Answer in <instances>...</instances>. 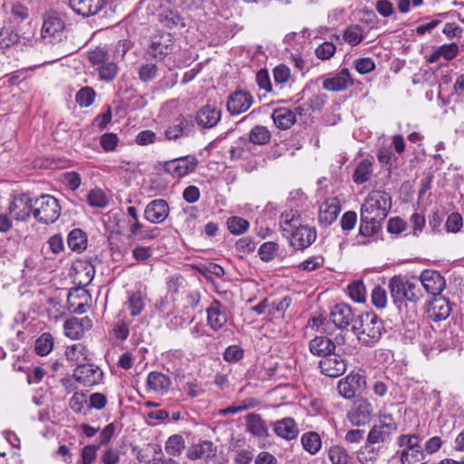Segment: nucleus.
<instances>
[{
    "instance_id": "1",
    "label": "nucleus",
    "mask_w": 464,
    "mask_h": 464,
    "mask_svg": "<svg viewBox=\"0 0 464 464\" xmlns=\"http://www.w3.org/2000/svg\"><path fill=\"white\" fill-rule=\"evenodd\" d=\"M86 58L102 82H111L117 77L119 66L106 45H99L86 53Z\"/></svg>"
},
{
    "instance_id": "2",
    "label": "nucleus",
    "mask_w": 464,
    "mask_h": 464,
    "mask_svg": "<svg viewBox=\"0 0 464 464\" xmlns=\"http://www.w3.org/2000/svg\"><path fill=\"white\" fill-rule=\"evenodd\" d=\"M352 331L359 343L372 347L381 339L384 326L382 321L376 314L365 313L357 315Z\"/></svg>"
},
{
    "instance_id": "3",
    "label": "nucleus",
    "mask_w": 464,
    "mask_h": 464,
    "mask_svg": "<svg viewBox=\"0 0 464 464\" xmlns=\"http://www.w3.org/2000/svg\"><path fill=\"white\" fill-rule=\"evenodd\" d=\"M421 438L418 434H402L397 438L401 464H417L424 459V452L420 445Z\"/></svg>"
},
{
    "instance_id": "4",
    "label": "nucleus",
    "mask_w": 464,
    "mask_h": 464,
    "mask_svg": "<svg viewBox=\"0 0 464 464\" xmlns=\"http://www.w3.org/2000/svg\"><path fill=\"white\" fill-rule=\"evenodd\" d=\"M392 208V198L384 191L371 192L361 206L360 213L384 220Z\"/></svg>"
},
{
    "instance_id": "5",
    "label": "nucleus",
    "mask_w": 464,
    "mask_h": 464,
    "mask_svg": "<svg viewBox=\"0 0 464 464\" xmlns=\"http://www.w3.org/2000/svg\"><path fill=\"white\" fill-rule=\"evenodd\" d=\"M198 164V159L193 155L176 158L166 161H158L154 167L156 170L169 174L173 179H181L195 171Z\"/></svg>"
},
{
    "instance_id": "6",
    "label": "nucleus",
    "mask_w": 464,
    "mask_h": 464,
    "mask_svg": "<svg viewBox=\"0 0 464 464\" xmlns=\"http://www.w3.org/2000/svg\"><path fill=\"white\" fill-rule=\"evenodd\" d=\"M71 8L77 14L89 17L96 14L111 16L116 12V5L108 0H69Z\"/></svg>"
},
{
    "instance_id": "7",
    "label": "nucleus",
    "mask_w": 464,
    "mask_h": 464,
    "mask_svg": "<svg viewBox=\"0 0 464 464\" xmlns=\"http://www.w3.org/2000/svg\"><path fill=\"white\" fill-rule=\"evenodd\" d=\"M60 214L61 207L54 197L44 194L34 199L33 216L38 222L53 223L59 218Z\"/></svg>"
},
{
    "instance_id": "8",
    "label": "nucleus",
    "mask_w": 464,
    "mask_h": 464,
    "mask_svg": "<svg viewBox=\"0 0 464 464\" xmlns=\"http://www.w3.org/2000/svg\"><path fill=\"white\" fill-rule=\"evenodd\" d=\"M398 425L391 413H380L379 420L367 435L368 444L385 443L396 432Z\"/></svg>"
},
{
    "instance_id": "9",
    "label": "nucleus",
    "mask_w": 464,
    "mask_h": 464,
    "mask_svg": "<svg viewBox=\"0 0 464 464\" xmlns=\"http://www.w3.org/2000/svg\"><path fill=\"white\" fill-rule=\"evenodd\" d=\"M65 23L62 16L54 12L46 13L41 30V36L46 44H55L63 41Z\"/></svg>"
},
{
    "instance_id": "10",
    "label": "nucleus",
    "mask_w": 464,
    "mask_h": 464,
    "mask_svg": "<svg viewBox=\"0 0 464 464\" xmlns=\"http://www.w3.org/2000/svg\"><path fill=\"white\" fill-rule=\"evenodd\" d=\"M103 376V371L93 363H80L72 372V379L84 387L102 383Z\"/></svg>"
},
{
    "instance_id": "11",
    "label": "nucleus",
    "mask_w": 464,
    "mask_h": 464,
    "mask_svg": "<svg viewBox=\"0 0 464 464\" xmlns=\"http://www.w3.org/2000/svg\"><path fill=\"white\" fill-rule=\"evenodd\" d=\"M373 416V407L372 403L364 399H356L351 410L347 413L350 422L356 427L368 424Z\"/></svg>"
},
{
    "instance_id": "12",
    "label": "nucleus",
    "mask_w": 464,
    "mask_h": 464,
    "mask_svg": "<svg viewBox=\"0 0 464 464\" xmlns=\"http://www.w3.org/2000/svg\"><path fill=\"white\" fill-rule=\"evenodd\" d=\"M431 296L427 304V313L433 321L447 319L451 313V305L448 297L442 292H430Z\"/></svg>"
},
{
    "instance_id": "13",
    "label": "nucleus",
    "mask_w": 464,
    "mask_h": 464,
    "mask_svg": "<svg viewBox=\"0 0 464 464\" xmlns=\"http://www.w3.org/2000/svg\"><path fill=\"white\" fill-rule=\"evenodd\" d=\"M34 199L29 194L21 193L13 197L8 207L9 214L16 221H26L34 210Z\"/></svg>"
},
{
    "instance_id": "14",
    "label": "nucleus",
    "mask_w": 464,
    "mask_h": 464,
    "mask_svg": "<svg viewBox=\"0 0 464 464\" xmlns=\"http://www.w3.org/2000/svg\"><path fill=\"white\" fill-rule=\"evenodd\" d=\"M254 102L253 95L243 90L231 92L227 100V110L231 115H239L248 111Z\"/></svg>"
},
{
    "instance_id": "15",
    "label": "nucleus",
    "mask_w": 464,
    "mask_h": 464,
    "mask_svg": "<svg viewBox=\"0 0 464 464\" xmlns=\"http://www.w3.org/2000/svg\"><path fill=\"white\" fill-rule=\"evenodd\" d=\"M356 317L352 307L344 303L337 304L333 306L329 314L330 321L342 332L346 330L350 325L353 327Z\"/></svg>"
},
{
    "instance_id": "16",
    "label": "nucleus",
    "mask_w": 464,
    "mask_h": 464,
    "mask_svg": "<svg viewBox=\"0 0 464 464\" xmlns=\"http://www.w3.org/2000/svg\"><path fill=\"white\" fill-rule=\"evenodd\" d=\"M194 120L191 115H179L165 130L168 140H176L182 136H189L194 131Z\"/></svg>"
},
{
    "instance_id": "17",
    "label": "nucleus",
    "mask_w": 464,
    "mask_h": 464,
    "mask_svg": "<svg viewBox=\"0 0 464 464\" xmlns=\"http://www.w3.org/2000/svg\"><path fill=\"white\" fill-rule=\"evenodd\" d=\"M321 372L328 377L336 378L343 374L347 369V362L340 354L333 353L319 362Z\"/></svg>"
},
{
    "instance_id": "18",
    "label": "nucleus",
    "mask_w": 464,
    "mask_h": 464,
    "mask_svg": "<svg viewBox=\"0 0 464 464\" xmlns=\"http://www.w3.org/2000/svg\"><path fill=\"white\" fill-rule=\"evenodd\" d=\"M169 210L165 199H153L145 207L144 218L151 224H161L168 218Z\"/></svg>"
},
{
    "instance_id": "19",
    "label": "nucleus",
    "mask_w": 464,
    "mask_h": 464,
    "mask_svg": "<svg viewBox=\"0 0 464 464\" xmlns=\"http://www.w3.org/2000/svg\"><path fill=\"white\" fill-rule=\"evenodd\" d=\"M316 229L309 226H298L292 233L290 245L299 250L310 246L316 239Z\"/></svg>"
},
{
    "instance_id": "20",
    "label": "nucleus",
    "mask_w": 464,
    "mask_h": 464,
    "mask_svg": "<svg viewBox=\"0 0 464 464\" xmlns=\"http://www.w3.org/2000/svg\"><path fill=\"white\" fill-rule=\"evenodd\" d=\"M174 42L169 34L155 36L149 47L148 53L158 61L164 60L173 52Z\"/></svg>"
},
{
    "instance_id": "21",
    "label": "nucleus",
    "mask_w": 464,
    "mask_h": 464,
    "mask_svg": "<svg viewBox=\"0 0 464 464\" xmlns=\"http://www.w3.org/2000/svg\"><path fill=\"white\" fill-rule=\"evenodd\" d=\"M92 299L90 292H68L67 305L71 313L82 314L92 306Z\"/></svg>"
},
{
    "instance_id": "22",
    "label": "nucleus",
    "mask_w": 464,
    "mask_h": 464,
    "mask_svg": "<svg viewBox=\"0 0 464 464\" xmlns=\"http://www.w3.org/2000/svg\"><path fill=\"white\" fill-rule=\"evenodd\" d=\"M364 383L365 381L362 376L359 373L351 372L338 382L337 390L339 394L343 398L352 399L355 396L362 384Z\"/></svg>"
},
{
    "instance_id": "23",
    "label": "nucleus",
    "mask_w": 464,
    "mask_h": 464,
    "mask_svg": "<svg viewBox=\"0 0 464 464\" xmlns=\"http://www.w3.org/2000/svg\"><path fill=\"white\" fill-rule=\"evenodd\" d=\"M221 115L222 112L220 109L207 104L198 111L195 121L198 126L205 129H211L220 121Z\"/></svg>"
},
{
    "instance_id": "24",
    "label": "nucleus",
    "mask_w": 464,
    "mask_h": 464,
    "mask_svg": "<svg viewBox=\"0 0 464 464\" xmlns=\"http://www.w3.org/2000/svg\"><path fill=\"white\" fill-rule=\"evenodd\" d=\"M341 211L340 202L337 198H330L324 200L319 208V222L327 227L332 225Z\"/></svg>"
},
{
    "instance_id": "25",
    "label": "nucleus",
    "mask_w": 464,
    "mask_h": 464,
    "mask_svg": "<svg viewBox=\"0 0 464 464\" xmlns=\"http://www.w3.org/2000/svg\"><path fill=\"white\" fill-rule=\"evenodd\" d=\"M273 430L276 435L285 440H292L299 434L298 426L291 417H285L273 422Z\"/></svg>"
},
{
    "instance_id": "26",
    "label": "nucleus",
    "mask_w": 464,
    "mask_h": 464,
    "mask_svg": "<svg viewBox=\"0 0 464 464\" xmlns=\"http://www.w3.org/2000/svg\"><path fill=\"white\" fill-rule=\"evenodd\" d=\"M353 84L349 70L346 68L342 69L337 74L333 77L326 78L323 81V88L330 92H341L349 85Z\"/></svg>"
},
{
    "instance_id": "27",
    "label": "nucleus",
    "mask_w": 464,
    "mask_h": 464,
    "mask_svg": "<svg viewBox=\"0 0 464 464\" xmlns=\"http://www.w3.org/2000/svg\"><path fill=\"white\" fill-rule=\"evenodd\" d=\"M271 132L267 129V127L263 125H255L248 133V138L240 137L239 142L246 145L247 143H252L254 145H266L271 140Z\"/></svg>"
},
{
    "instance_id": "28",
    "label": "nucleus",
    "mask_w": 464,
    "mask_h": 464,
    "mask_svg": "<svg viewBox=\"0 0 464 464\" xmlns=\"http://www.w3.org/2000/svg\"><path fill=\"white\" fill-rule=\"evenodd\" d=\"M207 314L208 325L216 332L220 330L227 321V316L221 309V304L218 301L211 303L209 307L207 309Z\"/></svg>"
},
{
    "instance_id": "29",
    "label": "nucleus",
    "mask_w": 464,
    "mask_h": 464,
    "mask_svg": "<svg viewBox=\"0 0 464 464\" xmlns=\"http://www.w3.org/2000/svg\"><path fill=\"white\" fill-rule=\"evenodd\" d=\"M246 430L254 437L267 438L269 436L268 427L266 420L257 413H249L246 417Z\"/></svg>"
},
{
    "instance_id": "30",
    "label": "nucleus",
    "mask_w": 464,
    "mask_h": 464,
    "mask_svg": "<svg viewBox=\"0 0 464 464\" xmlns=\"http://www.w3.org/2000/svg\"><path fill=\"white\" fill-rule=\"evenodd\" d=\"M309 351L313 355L324 358L334 353V344L327 336H315L309 342Z\"/></svg>"
},
{
    "instance_id": "31",
    "label": "nucleus",
    "mask_w": 464,
    "mask_h": 464,
    "mask_svg": "<svg viewBox=\"0 0 464 464\" xmlns=\"http://www.w3.org/2000/svg\"><path fill=\"white\" fill-rule=\"evenodd\" d=\"M424 287V290H444L446 287V281L444 277L435 270H424L419 279Z\"/></svg>"
},
{
    "instance_id": "32",
    "label": "nucleus",
    "mask_w": 464,
    "mask_h": 464,
    "mask_svg": "<svg viewBox=\"0 0 464 464\" xmlns=\"http://www.w3.org/2000/svg\"><path fill=\"white\" fill-rule=\"evenodd\" d=\"M83 323H86L87 327H92V320L88 317H72L66 320L63 324L65 335L72 340L81 338L84 334Z\"/></svg>"
},
{
    "instance_id": "33",
    "label": "nucleus",
    "mask_w": 464,
    "mask_h": 464,
    "mask_svg": "<svg viewBox=\"0 0 464 464\" xmlns=\"http://www.w3.org/2000/svg\"><path fill=\"white\" fill-rule=\"evenodd\" d=\"M272 119L275 125L280 130L290 129L296 121L295 112L285 107L275 109L272 113Z\"/></svg>"
},
{
    "instance_id": "34",
    "label": "nucleus",
    "mask_w": 464,
    "mask_h": 464,
    "mask_svg": "<svg viewBox=\"0 0 464 464\" xmlns=\"http://www.w3.org/2000/svg\"><path fill=\"white\" fill-rule=\"evenodd\" d=\"M458 53L459 45L456 43L445 44L437 47L426 60L429 63H437L440 58L451 61Z\"/></svg>"
},
{
    "instance_id": "35",
    "label": "nucleus",
    "mask_w": 464,
    "mask_h": 464,
    "mask_svg": "<svg viewBox=\"0 0 464 464\" xmlns=\"http://www.w3.org/2000/svg\"><path fill=\"white\" fill-rule=\"evenodd\" d=\"M130 232L138 240L148 241L157 238L160 235V228L157 227H145L140 222H133L130 226Z\"/></svg>"
},
{
    "instance_id": "36",
    "label": "nucleus",
    "mask_w": 464,
    "mask_h": 464,
    "mask_svg": "<svg viewBox=\"0 0 464 464\" xmlns=\"http://www.w3.org/2000/svg\"><path fill=\"white\" fill-rule=\"evenodd\" d=\"M382 221L383 220L366 216L363 212L360 213L359 235L363 237L375 236L381 230Z\"/></svg>"
},
{
    "instance_id": "37",
    "label": "nucleus",
    "mask_w": 464,
    "mask_h": 464,
    "mask_svg": "<svg viewBox=\"0 0 464 464\" xmlns=\"http://www.w3.org/2000/svg\"><path fill=\"white\" fill-rule=\"evenodd\" d=\"M88 237L81 228H73L67 236V245L76 253L83 252L87 247Z\"/></svg>"
},
{
    "instance_id": "38",
    "label": "nucleus",
    "mask_w": 464,
    "mask_h": 464,
    "mask_svg": "<svg viewBox=\"0 0 464 464\" xmlns=\"http://www.w3.org/2000/svg\"><path fill=\"white\" fill-rule=\"evenodd\" d=\"M215 450L213 443L209 440H204L198 444L193 445L187 452L189 459L196 460L199 459H207L214 456Z\"/></svg>"
},
{
    "instance_id": "39",
    "label": "nucleus",
    "mask_w": 464,
    "mask_h": 464,
    "mask_svg": "<svg viewBox=\"0 0 464 464\" xmlns=\"http://www.w3.org/2000/svg\"><path fill=\"white\" fill-rule=\"evenodd\" d=\"M301 443L304 450L311 455L316 454L322 448V440L315 431L304 432L301 437Z\"/></svg>"
},
{
    "instance_id": "40",
    "label": "nucleus",
    "mask_w": 464,
    "mask_h": 464,
    "mask_svg": "<svg viewBox=\"0 0 464 464\" xmlns=\"http://www.w3.org/2000/svg\"><path fill=\"white\" fill-rule=\"evenodd\" d=\"M372 174V164L369 160H362L356 166L353 174L354 183L360 185L367 182Z\"/></svg>"
},
{
    "instance_id": "41",
    "label": "nucleus",
    "mask_w": 464,
    "mask_h": 464,
    "mask_svg": "<svg viewBox=\"0 0 464 464\" xmlns=\"http://www.w3.org/2000/svg\"><path fill=\"white\" fill-rule=\"evenodd\" d=\"M147 384L150 390L160 392L169 388L170 380L161 372H152L148 375Z\"/></svg>"
},
{
    "instance_id": "42",
    "label": "nucleus",
    "mask_w": 464,
    "mask_h": 464,
    "mask_svg": "<svg viewBox=\"0 0 464 464\" xmlns=\"http://www.w3.org/2000/svg\"><path fill=\"white\" fill-rule=\"evenodd\" d=\"M160 23L169 29L185 26L183 17L178 11L171 9H167L160 14Z\"/></svg>"
},
{
    "instance_id": "43",
    "label": "nucleus",
    "mask_w": 464,
    "mask_h": 464,
    "mask_svg": "<svg viewBox=\"0 0 464 464\" xmlns=\"http://www.w3.org/2000/svg\"><path fill=\"white\" fill-rule=\"evenodd\" d=\"M20 41V35L14 32L11 26H4L0 29V50L10 48L17 44Z\"/></svg>"
},
{
    "instance_id": "44",
    "label": "nucleus",
    "mask_w": 464,
    "mask_h": 464,
    "mask_svg": "<svg viewBox=\"0 0 464 464\" xmlns=\"http://www.w3.org/2000/svg\"><path fill=\"white\" fill-rule=\"evenodd\" d=\"M65 356L71 362H81L87 360L88 350L82 343H74L66 348Z\"/></svg>"
},
{
    "instance_id": "45",
    "label": "nucleus",
    "mask_w": 464,
    "mask_h": 464,
    "mask_svg": "<svg viewBox=\"0 0 464 464\" xmlns=\"http://www.w3.org/2000/svg\"><path fill=\"white\" fill-rule=\"evenodd\" d=\"M328 459L332 464H352V457L341 446H332L328 450Z\"/></svg>"
},
{
    "instance_id": "46",
    "label": "nucleus",
    "mask_w": 464,
    "mask_h": 464,
    "mask_svg": "<svg viewBox=\"0 0 464 464\" xmlns=\"http://www.w3.org/2000/svg\"><path fill=\"white\" fill-rule=\"evenodd\" d=\"M35 352L38 355L45 356L53 349V337L50 333L42 334L35 341Z\"/></svg>"
},
{
    "instance_id": "47",
    "label": "nucleus",
    "mask_w": 464,
    "mask_h": 464,
    "mask_svg": "<svg viewBox=\"0 0 464 464\" xmlns=\"http://www.w3.org/2000/svg\"><path fill=\"white\" fill-rule=\"evenodd\" d=\"M278 250L279 246L277 243L273 241H266L259 246L257 254L263 262L268 263L276 258L278 254Z\"/></svg>"
},
{
    "instance_id": "48",
    "label": "nucleus",
    "mask_w": 464,
    "mask_h": 464,
    "mask_svg": "<svg viewBox=\"0 0 464 464\" xmlns=\"http://www.w3.org/2000/svg\"><path fill=\"white\" fill-rule=\"evenodd\" d=\"M229 232L235 236H239L246 232L249 228V222L240 217L234 216L227 221Z\"/></svg>"
},
{
    "instance_id": "49",
    "label": "nucleus",
    "mask_w": 464,
    "mask_h": 464,
    "mask_svg": "<svg viewBox=\"0 0 464 464\" xmlns=\"http://www.w3.org/2000/svg\"><path fill=\"white\" fill-rule=\"evenodd\" d=\"M126 304L132 316L139 315L145 306L142 292H132Z\"/></svg>"
},
{
    "instance_id": "50",
    "label": "nucleus",
    "mask_w": 464,
    "mask_h": 464,
    "mask_svg": "<svg viewBox=\"0 0 464 464\" xmlns=\"http://www.w3.org/2000/svg\"><path fill=\"white\" fill-rule=\"evenodd\" d=\"M185 448V441L181 435L174 434L170 436L165 445V450L169 455L178 456Z\"/></svg>"
},
{
    "instance_id": "51",
    "label": "nucleus",
    "mask_w": 464,
    "mask_h": 464,
    "mask_svg": "<svg viewBox=\"0 0 464 464\" xmlns=\"http://www.w3.org/2000/svg\"><path fill=\"white\" fill-rule=\"evenodd\" d=\"M94 273L95 270L93 266H90L86 272L77 271L74 279L76 285L69 290H84L92 281Z\"/></svg>"
},
{
    "instance_id": "52",
    "label": "nucleus",
    "mask_w": 464,
    "mask_h": 464,
    "mask_svg": "<svg viewBox=\"0 0 464 464\" xmlns=\"http://www.w3.org/2000/svg\"><path fill=\"white\" fill-rule=\"evenodd\" d=\"M95 97V91L92 87L85 86L77 92L75 100L79 106L87 108L94 102Z\"/></svg>"
},
{
    "instance_id": "53",
    "label": "nucleus",
    "mask_w": 464,
    "mask_h": 464,
    "mask_svg": "<svg viewBox=\"0 0 464 464\" xmlns=\"http://www.w3.org/2000/svg\"><path fill=\"white\" fill-rule=\"evenodd\" d=\"M88 204L93 208H103L107 207L109 200L101 188H94L89 191L87 196Z\"/></svg>"
},
{
    "instance_id": "54",
    "label": "nucleus",
    "mask_w": 464,
    "mask_h": 464,
    "mask_svg": "<svg viewBox=\"0 0 464 464\" xmlns=\"http://www.w3.org/2000/svg\"><path fill=\"white\" fill-rule=\"evenodd\" d=\"M362 38V28L358 24L348 26L343 33L344 41L352 46L359 44Z\"/></svg>"
},
{
    "instance_id": "55",
    "label": "nucleus",
    "mask_w": 464,
    "mask_h": 464,
    "mask_svg": "<svg viewBox=\"0 0 464 464\" xmlns=\"http://www.w3.org/2000/svg\"><path fill=\"white\" fill-rule=\"evenodd\" d=\"M159 69L155 63H142L139 68V78L143 82H150L158 76Z\"/></svg>"
},
{
    "instance_id": "56",
    "label": "nucleus",
    "mask_w": 464,
    "mask_h": 464,
    "mask_svg": "<svg viewBox=\"0 0 464 464\" xmlns=\"http://www.w3.org/2000/svg\"><path fill=\"white\" fill-rule=\"evenodd\" d=\"M245 354V351L239 345L232 344L227 347L223 353V359L227 362L236 363L238 362Z\"/></svg>"
},
{
    "instance_id": "57",
    "label": "nucleus",
    "mask_w": 464,
    "mask_h": 464,
    "mask_svg": "<svg viewBox=\"0 0 464 464\" xmlns=\"http://www.w3.org/2000/svg\"><path fill=\"white\" fill-rule=\"evenodd\" d=\"M88 401L83 392H74L69 401V406L75 413L80 414L83 411Z\"/></svg>"
},
{
    "instance_id": "58",
    "label": "nucleus",
    "mask_w": 464,
    "mask_h": 464,
    "mask_svg": "<svg viewBox=\"0 0 464 464\" xmlns=\"http://www.w3.org/2000/svg\"><path fill=\"white\" fill-rule=\"evenodd\" d=\"M336 52V46L333 42L325 41L315 49V55L322 61L329 60Z\"/></svg>"
},
{
    "instance_id": "59",
    "label": "nucleus",
    "mask_w": 464,
    "mask_h": 464,
    "mask_svg": "<svg viewBox=\"0 0 464 464\" xmlns=\"http://www.w3.org/2000/svg\"><path fill=\"white\" fill-rule=\"evenodd\" d=\"M463 226V219L459 213L453 212L450 215L448 216V218L446 220V229L448 232L450 233H457L459 232Z\"/></svg>"
},
{
    "instance_id": "60",
    "label": "nucleus",
    "mask_w": 464,
    "mask_h": 464,
    "mask_svg": "<svg viewBox=\"0 0 464 464\" xmlns=\"http://www.w3.org/2000/svg\"><path fill=\"white\" fill-rule=\"evenodd\" d=\"M118 142L119 140L117 135L111 132L104 133L100 139V144L105 151H113L116 149Z\"/></svg>"
},
{
    "instance_id": "61",
    "label": "nucleus",
    "mask_w": 464,
    "mask_h": 464,
    "mask_svg": "<svg viewBox=\"0 0 464 464\" xmlns=\"http://www.w3.org/2000/svg\"><path fill=\"white\" fill-rule=\"evenodd\" d=\"M46 243L49 250L54 255H59L64 250L63 238L61 234L53 235Z\"/></svg>"
},
{
    "instance_id": "62",
    "label": "nucleus",
    "mask_w": 464,
    "mask_h": 464,
    "mask_svg": "<svg viewBox=\"0 0 464 464\" xmlns=\"http://www.w3.org/2000/svg\"><path fill=\"white\" fill-rule=\"evenodd\" d=\"M354 67L360 74H365L375 69V63L372 58H360L354 62Z\"/></svg>"
},
{
    "instance_id": "63",
    "label": "nucleus",
    "mask_w": 464,
    "mask_h": 464,
    "mask_svg": "<svg viewBox=\"0 0 464 464\" xmlns=\"http://www.w3.org/2000/svg\"><path fill=\"white\" fill-rule=\"evenodd\" d=\"M274 80L276 83H285L290 78V70L285 64H279L273 70Z\"/></svg>"
},
{
    "instance_id": "64",
    "label": "nucleus",
    "mask_w": 464,
    "mask_h": 464,
    "mask_svg": "<svg viewBox=\"0 0 464 464\" xmlns=\"http://www.w3.org/2000/svg\"><path fill=\"white\" fill-rule=\"evenodd\" d=\"M100 449V445H88L82 450V463L92 464L96 459L97 450Z\"/></svg>"
}]
</instances>
